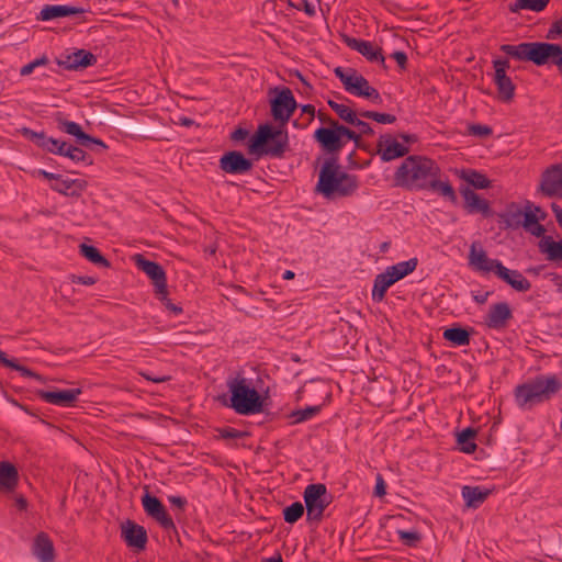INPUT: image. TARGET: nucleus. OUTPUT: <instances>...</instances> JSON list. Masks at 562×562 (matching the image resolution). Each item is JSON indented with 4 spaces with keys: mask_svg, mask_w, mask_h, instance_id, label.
<instances>
[{
    "mask_svg": "<svg viewBox=\"0 0 562 562\" xmlns=\"http://www.w3.org/2000/svg\"><path fill=\"white\" fill-rule=\"evenodd\" d=\"M334 74L341 81L345 90L352 95L369 99L374 104H381L382 98L379 91L370 86L369 81L356 69L336 67Z\"/></svg>",
    "mask_w": 562,
    "mask_h": 562,
    "instance_id": "6",
    "label": "nucleus"
},
{
    "mask_svg": "<svg viewBox=\"0 0 562 562\" xmlns=\"http://www.w3.org/2000/svg\"><path fill=\"white\" fill-rule=\"evenodd\" d=\"M0 364L3 367L11 368L13 370L19 371L21 373V375H23L25 378H34L36 380H41V375L33 372L32 370H30L26 367L20 366L19 363L15 362V360L8 359L5 352H3L1 350H0Z\"/></svg>",
    "mask_w": 562,
    "mask_h": 562,
    "instance_id": "38",
    "label": "nucleus"
},
{
    "mask_svg": "<svg viewBox=\"0 0 562 562\" xmlns=\"http://www.w3.org/2000/svg\"><path fill=\"white\" fill-rule=\"evenodd\" d=\"M80 248V255L83 256L87 260L90 262L98 265L100 267L108 268L110 266V262L106 258H104L98 248L94 246H89L86 244H81L79 246Z\"/></svg>",
    "mask_w": 562,
    "mask_h": 562,
    "instance_id": "36",
    "label": "nucleus"
},
{
    "mask_svg": "<svg viewBox=\"0 0 562 562\" xmlns=\"http://www.w3.org/2000/svg\"><path fill=\"white\" fill-rule=\"evenodd\" d=\"M553 64L562 66V46L553 43L541 42L537 66Z\"/></svg>",
    "mask_w": 562,
    "mask_h": 562,
    "instance_id": "27",
    "label": "nucleus"
},
{
    "mask_svg": "<svg viewBox=\"0 0 562 562\" xmlns=\"http://www.w3.org/2000/svg\"><path fill=\"white\" fill-rule=\"evenodd\" d=\"M469 265L477 271L493 272L496 276V266H502L503 263L497 259L488 258L485 250L476 249L475 244H472L469 254Z\"/></svg>",
    "mask_w": 562,
    "mask_h": 562,
    "instance_id": "19",
    "label": "nucleus"
},
{
    "mask_svg": "<svg viewBox=\"0 0 562 562\" xmlns=\"http://www.w3.org/2000/svg\"><path fill=\"white\" fill-rule=\"evenodd\" d=\"M97 63V57L85 49H78L66 56L64 60L59 61V65L69 70H77L93 66Z\"/></svg>",
    "mask_w": 562,
    "mask_h": 562,
    "instance_id": "23",
    "label": "nucleus"
},
{
    "mask_svg": "<svg viewBox=\"0 0 562 562\" xmlns=\"http://www.w3.org/2000/svg\"><path fill=\"white\" fill-rule=\"evenodd\" d=\"M158 295V299L161 301V303L166 306L167 310L172 312L173 314L178 315L182 312V308L171 302L170 299H168V292L167 286L165 288V291L162 293H156Z\"/></svg>",
    "mask_w": 562,
    "mask_h": 562,
    "instance_id": "54",
    "label": "nucleus"
},
{
    "mask_svg": "<svg viewBox=\"0 0 562 562\" xmlns=\"http://www.w3.org/2000/svg\"><path fill=\"white\" fill-rule=\"evenodd\" d=\"M217 431H218V436L225 440L237 439V438H240L244 436V432H241L233 427L220 428Z\"/></svg>",
    "mask_w": 562,
    "mask_h": 562,
    "instance_id": "55",
    "label": "nucleus"
},
{
    "mask_svg": "<svg viewBox=\"0 0 562 562\" xmlns=\"http://www.w3.org/2000/svg\"><path fill=\"white\" fill-rule=\"evenodd\" d=\"M327 104L329 108L346 123L351 124L357 117V113L348 105L338 103L333 100H328Z\"/></svg>",
    "mask_w": 562,
    "mask_h": 562,
    "instance_id": "40",
    "label": "nucleus"
},
{
    "mask_svg": "<svg viewBox=\"0 0 562 562\" xmlns=\"http://www.w3.org/2000/svg\"><path fill=\"white\" fill-rule=\"evenodd\" d=\"M540 44L541 42L525 43V61H532L535 65H538Z\"/></svg>",
    "mask_w": 562,
    "mask_h": 562,
    "instance_id": "49",
    "label": "nucleus"
},
{
    "mask_svg": "<svg viewBox=\"0 0 562 562\" xmlns=\"http://www.w3.org/2000/svg\"><path fill=\"white\" fill-rule=\"evenodd\" d=\"M494 67V83L497 87L499 99L504 102H509L515 95V85L507 76L506 71L509 68L508 59H496L493 61Z\"/></svg>",
    "mask_w": 562,
    "mask_h": 562,
    "instance_id": "9",
    "label": "nucleus"
},
{
    "mask_svg": "<svg viewBox=\"0 0 562 562\" xmlns=\"http://www.w3.org/2000/svg\"><path fill=\"white\" fill-rule=\"evenodd\" d=\"M394 283V279L387 276L385 271L383 273L378 274L374 279L372 289L373 301L381 302L384 299L387 289Z\"/></svg>",
    "mask_w": 562,
    "mask_h": 562,
    "instance_id": "33",
    "label": "nucleus"
},
{
    "mask_svg": "<svg viewBox=\"0 0 562 562\" xmlns=\"http://www.w3.org/2000/svg\"><path fill=\"white\" fill-rule=\"evenodd\" d=\"M322 409L321 405L307 406L303 409H297L292 412L289 417L292 419V424H300L306 420L312 419L316 416Z\"/></svg>",
    "mask_w": 562,
    "mask_h": 562,
    "instance_id": "39",
    "label": "nucleus"
},
{
    "mask_svg": "<svg viewBox=\"0 0 562 562\" xmlns=\"http://www.w3.org/2000/svg\"><path fill=\"white\" fill-rule=\"evenodd\" d=\"M344 42L349 48L357 50L369 61L384 65L385 58L382 54V49L373 43L350 36H345Z\"/></svg>",
    "mask_w": 562,
    "mask_h": 562,
    "instance_id": "16",
    "label": "nucleus"
},
{
    "mask_svg": "<svg viewBox=\"0 0 562 562\" xmlns=\"http://www.w3.org/2000/svg\"><path fill=\"white\" fill-rule=\"evenodd\" d=\"M134 262L139 270L153 280L156 293H162L167 286L166 273L162 267L155 261L146 259L143 255H135Z\"/></svg>",
    "mask_w": 562,
    "mask_h": 562,
    "instance_id": "12",
    "label": "nucleus"
},
{
    "mask_svg": "<svg viewBox=\"0 0 562 562\" xmlns=\"http://www.w3.org/2000/svg\"><path fill=\"white\" fill-rule=\"evenodd\" d=\"M337 132L340 136V139H342V137H346L350 140H353L356 146H358L359 144V140H360V136L352 130H350L349 127L345 126V125H341L337 122Z\"/></svg>",
    "mask_w": 562,
    "mask_h": 562,
    "instance_id": "52",
    "label": "nucleus"
},
{
    "mask_svg": "<svg viewBox=\"0 0 562 562\" xmlns=\"http://www.w3.org/2000/svg\"><path fill=\"white\" fill-rule=\"evenodd\" d=\"M550 0H517L510 4L509 9L512 12H518L520 10H531L535 12L542 11L549 3Z\"/></svg>",
    "mask_w": 562,
    "mask_h": 562,
    "instance_id": "37",
    "label": "nucleus"
},
{
    "mask_svg": "<svg viewBox=\"0 0 562 562\" xmlns=\"http://www.w3.org/2000/svg\"><path fill=\"white\" fill-rule=\"evenodd\" d=\"M496 277L510 285L518 292H527L531 289V283L518 270H510L504 265L496 266Z\"/></svg>",
    "mask_w": 562,
    "mask_h": 562,
    "instance_id": "20",
    "label": "nucleus"
},
{
    "mask_svg": "<svg viewBox=\"0 0 562 562\" xmlns=\"http://www.w3.org/2000/svg\"><path fill=\"white\" fill-rule=\"evenodd\" d=\"M220 168L231 175H243L251 170L252 161L240 151L233 150L224 154L220 159Z\"/></svg>",
    "mask_w": 562,
    "mask_h": 562,
    "instance_id": "13",
    "label": "nucleus"
},
{
    "mask_svg": "<svg viewBox=\"0 0 562 562\" xmlns=\"http://www.w3.org/2000/svg\"><path fill=\"white\" fill-rule=\"evenodd\" d=\"M304 514V506L300 502H295L283 510L284 520L289 524L296 522Z\"/></svg>",
    "mask_w": 562,
    "mask_h": 562,
    "instance_id": "45",
    "label": "nucleus"
},
{
    "mask_svg": "<svg viewBox=\"0 0 562 562\" xmlns=\"http://www.w3.org/2000/svg\"><path fill=\"white\" fill-rule=\"evenodd\" d=\"M386 494V484L381 474L376 475V483L374 487V495L378 497H383Z\"/></svg>",
    "mask_w": 562,
    "mask_h": 562,
    "instance_id": "60",
    "label": "nucleus"
},
{
    "mask_svg": "<svg viewBox=\"0 0 562 562\" xmlns=\"http://www.w3.org/2000/svg\"><path fill=\"white\" fill-rule=\"evenodd\" d=\"M426 190L437 192L439 195L446 198L452 203L457 202V194L453 187L448 180L442 181L441 176L435 177Z\"/></svg>",
    "mask_w": 562,
    "mask_h": 562,
    "instance_id": "32",
    "label": "nucleus"
},
{
    "mask_svg": "<svg viewBox=\"0 0 562 562\" xmlns=\"http://www.w3.org/2000/svg\"><path fill=\"white\" fill-rule=\"evenodd\" d=\"M468 130L470 135L477 137H486L493 133L490 126L482 124H471Z\"/></svg>",
    "mask_w": 562,
    "mask_h": 562,
    "instance_id": "53",
    "label": "nucleus"
},
{
    "mask_svg": "<svg viewBox=\"0 0 562 562\" xmlns=\"http://www.w3.org/2000/svg\"><path fill=\"white\" fill-rule=\"evenodd\" d=\"M294 8L299 11H304L308 16L315 15V7L307 0H301Z\"/></svg>",
    "mask_w": 562,
    "mask_h": 562,
    "instance_id": "59",
    "label": "nucleus"
},
{
    "mask_svg": "<svg viewBox=\"0 0 562 562\" xmlns=\"http://www.w3.org/2000/svg\"><path fill=\"white\" fill-rule=\"evenodd\" d=\"M21 134L26 137L27 139L32 140L34 144H36L38 147L46 150L48 148V144L52 137H47L45 133L43 132H34L33 130L29 127L21 128Z\"/></svg>",
    "mask_w": 562,
    "mask_h": 562,
    "instance_id": "44",
    "label": "nucleus"
},
{
    "mask_svg": "<svg viewBox=\"0 0 562 562\" xmlns=\"http://www.w3.org/2000/svg\"><path fill=\"white\" fill-rule=\"evenodd\" d=\"M562 37V18L554 21L548 30L547 38L557 40Z\"/></svg>",
    "mask_w": 562,
    "mask_h": 562,
    "instance_id": "56",
    "label": "nucleus"
},
{
    "mask_svg": "<svg viewBox=\"0 0 562 562\" xmlns=\"http://www.w3.org/2000/svg\"><path fill=\"white\" fill-rule=\"evenodd\" d=\"M329 127H319L314 133V138L328 154H337L345 146V142L340 139L337 132V121L330 119L328 122Z\"/></svg>",
    "mask_w": 562,
    "mask_h": 562,
    "instance_id": "10",
    "label": "nucleus"
},
{
    "mask_svg": "<svg viewBox=\"0 0 562 562\" xmlns=\"http://www.w3.org/2000/svg\"><path fill=\"white\" fill-rule=\"evenodd\" d=\"M476 430L473 428L463 429L458 436V442L461 445V450L465 453H473L476 445L472 441L475 437Z\"/></svg>",
    "mask_w": 562,
    "mask_h": 562,
    "instance_id": "41",
    "label": "nucleus"
},
{
    "mask_svg": "<svg viewBox=\"0 0 562 562\" xmlns=\"http://www.w3.org/2000/svg\"><path fill=\"white\" fill-rule=\"evenodd\" d=\"M66 157L70 158L75 162L82 161V162H86L87 165H91L92 164V161L89 159V156L87 155V153L83 151L81 148L76 147L74 145L69 149V151L66 155Z\"/></svg>",
    "mask_w": 562,
    "mask_h": 562,
    "instance_id": "51",
    "label": "nucleus"
},
{
    "mask_svg": "<svg viewBox=\"0 0 562 562\" xmlns=\"http://www.w3.org/2000/svg\"><path fill=\"white\" fill-rule=\"evenodd\" d=\"M417 263V258H412L407 261H402L391 267H387L385 272L396 282L412 273L416 269Z\"/></svg>",
    "mask_w": 562,
    "mask_h": 562,
    "instance_id": "31",
    "label": "nucleus"
},
{
    "mask_svg": "<svg viewBox=\"0 0 562 562\" xmlns=\"http://www.w3.org/2000/svg\"><path fill=\"white\" fill-rule=\"evenodd\" d=\"M276 98L271 100V115L279 126L260 125L249 142V151L282 158L289 148V135L284 128L297 108L290 88L274 89Z\"/></svg>",
    "mask_w": 562,
    "mask_h": 562,
    "instance_id": "1",
    "label": "nucleus"
},
{
    "mask_svg": "<svg viewBox=\"0 0 562 562\" xmlns=\"http://www.w3.org/2000/svg\"><path fill=\"white\" fill-rule=\"evenodd\" d=\"M400 540L408 547H416L417 543L420 541L422 537L417 531H406V530H398L397 531Z\"/></svg>",
    "mask_w": 562,
    "mask_h": 562,
    "instance_id": "50",
    "label": "nucleus"
},
{
    "mask_svg": "<svg viewBox=\"0 0 562 562\" xmlns=\"http://www.w3.org/2000/svg\"><path fill=\"white\" fill-rule=\"evenodd\" d=\"M539 249L547 255L549 261H562V241H555L547 236L539 243Z\"/></svg>",
    "mask_w": 562,
    "mask_h": 562,
    "instance_id": "30",
    "label": "nucleus"
},
{
    "mask_svg": "<svg viewBox=\"0 0 562 562\" xmlns=\"http://www.w3.org/2000/svg\"><path fill=\"white\" fill-rule=\"evenodd\" d=\"M142 504L146 514L159 522L162 528L167 530L176 528L172 518L167 513L162 503L156 496L146 493L142 498Z\"/></svg>",
    "mask_w": 562,
    "mask_h": 562,
    "instance_id": "11",
    "label": "nucleus"
},
{
    "mask_svg": "<svg viewBox=\"0 0 562 562\" xmlns=\"http://www.w3.org/2000/svg\"><path fill=\"white\" fill-rule=\"evenodd\" d=\"M247 135H248V131L239 127L232 133L231 138L235 142H239V140H244L247 137Z\"/></svg>",
    "mask_w": 562,
    "mask_h": 562,
    "instance_id": "64",
    "label": "nucleus"
},
{
    "mask_svg": "<svg viewBox=\"0 0 562 562\" xmlns=\"http://www.w3.org/2000/svg\"><path fill=\"white\" fill-rule=\"evenodd\" d=\"M541 221H536V224H531L529 227H527L525 231L532 236L536 237H543L546 233L544 226L540 223Z\"/></svg>",
    "mask_w": 562,
    "mask_h": 562,
    "instance_id": "58",
    "label": "nucleus"
},
{
    "mask_svg": "<svg viewBox=\"0 0 562 562\" xmlns=\"http://www.w3.org/2000/svg\"><path fill=\"white\" fill-rule=\"evenodd\" d=\"M443 338L456 346H467L470 344V334L461 327L447 328L443 331Z\"/></svg>",
    "mask_w": 562,
    "mask_h": 562,
    "instance_id": "35",
    "label": "nucleus"
},
{
    "mask_svg": "<svg viewBox=\"0 0 562 562\" xmlns=\"http://www.w3.org/2000/svg\"><path fill=\"white\" fill-rule=\"evenodd\" d=\"M231 393L229 406L240 415H252L262 412V398L251 380L238 373L227 380Z\"/></svg>",
    "mask_w": 562,
    "mask_h": 562,
    "instance_id": "5",
    "label": "nucleus"
},
{
    "mask_svg": "<svg viewBox=\"0 0 562 562\" xmlns=\"http://www.w3.org/2000/svg\"><path fill=\"white\" fill-rule=\"evenodd\" d=\"M464 199V209L473 214L481 213L484 216L491 215V206L487 200L481 198L476 192L467 188L461 191Z\"/></svg>",
    "mask_w": 562,
    "mask_h": 562,
    "instance_id": "24",
    "label": "nucleus"
},
{
    "mask_svg": "<svg viewBox=\"0 0 562 562\" xmlns=\"http://www.w3.org/2000/svg\"><path fill=\"white\" fill-rule=\"evenodd\" d=\"M512 317L509 305L506 302H501L491 306L485 317V324L490 328L499 329L504 328Z\"/></svg>",
    "mask_w": 562,
    "mask_h": 562,
    "instance_id": "21",
    "label": "nucleus"
},
{
    "mask_svg": "<svg viewBox=\"0 0 562 562\" xmlns=\"http://www.w3.org/2000/svg\"><path fill=\"white\" fill-rule=\"evenodd\" d=\"M71 146L72 145L67 142L55 139L52 137L48 144V148L46 150L66 157Z\"/></svg>",
    "mask_w": 562,
    "mask_h": 562,
    "instance_id": "48",
    "label": "nucleus"
},
{
    "mask_svg": "<svg viewBox=\"0 0 562 562\" xmlns=\"http://www.w3.org/2000/svg\"><path fill=\"white\" fill-rule=\"evenodd\" d=\"M524 210L516 207L515 210H508L504 214L501 215L503 223L506 228L517 229L520 227V222L522 220Z\"/></svg>",
    "mask_w": 562,
    "mask_h": 562,
    "instance_id": "43",
    "label": "nucleus"
},
{
    "mask_svg": "<svg viewBox=\"0 0 562 562\" xmlns=\"http://www.w3.org/2000/svg\"><path fill=\"white\" fill-rule=\"evenodd\" d=\"M562 389L557 375H539L515 389L516 403L520 408L529 409L549 401Z\"/></svg>",
    "mask_w": 562,
    "mask_h": 562,
    "instance_id": "4",
    "label": "nucleus"
},
{
    "mask_svg": "<svg viewBox=\"0 0 562 562\" xmlns=\"http://www.w3.org/2000/svg\"><path fill=\"white\" fill-rule=\"evenodd\" d=\"M351 125L357 126L360 130V133L363 135H373L374 134V131L372 130L370 124L358 119V116L353 120Z\"/></svg>",
    "mask_w": 562,
    "mask_h": 562,
    "instance_id": "57",
    "label": "nucleus"
},
{
    "mask_svg": "<svg viewBox=\"0 0 562 562\" xmlns=\"http://www.w3.org/2000/svg\"><path fill=\"white\" fill-rule=\"evenodd\" d=\"M18 470L9 462H0V487L12 491L18 484Z\"/></svg>",
    "mask_w": 562,
    "mask_h": 562,
    "instance_id": "29",
    "label": "nucleus"
},
{
    "mask_svg": "<svg viewBox=\"0 0 562 562\" xmlns=\"http://www.w3.org/2000/svg\"><path fill=\"white\" fill-rule=\"evenodd\" d=\"M56 121L58 123V128L69 135L75 136L79 145L89 147L90 144H95L106 148L105 144L101 139L86 134L78 123L65 120L63 117H57Z\"/></svg>",
    "mask_w": 562,
    "mask_h": 562,
    "instance_id": "17",
    "label": "nucleus"
},
{
    "mask_svg": "<svg viewBox=\"0 0 562 562\" xmlns=\"http://www.w3.org/2000/svg\"><path fill=\"white\" fill-rule=\"evenodd\" d=\"M437 176H441V169L435 160L422 155H411L396 169L394 181L397 187L406 190L422 191Z\"/></svg>",
    "mask_w": 562,
    "mask_h": 562,
    "instance_id": "2",
    "label": "nucleus"
},
{
    "mask_svg": "<svg viewBox=\"0 0 562 562\" xmlns=\"http://www.w3.org/2000/svg\"><path fill=\"white\" fill-rule=\"evenodd\" d=\"M499 49L513 59L525 61V43H520L518 45L504 44Z\"/></svg>",
    "mask_w": 562,
    "mask_h": 562,
    "instance_id": "46",
    "label": "nucleus"
},
{
    "mask_svg": "<svg viewBox=\"0 0 562 562\" xmlns=\"http://www.w3.org/2000/svg\"><path fill=\"white\" fill-rule=\"evenodd\" d=\"M121 537L126 544L137 551L144 550L147 543V532L143 526L132 520H126L121 526Z\"/></svg>",
    "mask_w": 562,
    "mask_h": 562,
    "instance_id": "15",
    "label": "nucleus"
},
{
    "mask_svg": "<svg viewBox=\"0 0 562 562\" xmlns=\"http://www.w3.org/2000/svg\"><path fill=\"white\" fill-rule=\"evenodd\" d=\"M409 149L406 145L398 143L392 135H381L378 140V154L383 161L404 157Z\"/></svg>",
    "mask_w": 562,
    "mask_h": 562,
    "instance_id": "14",
    "label": "nucleus"
},
{
    "mask_svg": "<svg viewBox=\"0 0 562 562\" xmlns=\"http://www.w3.org/2000/svg\"><path fill=\"white\" fill-rule=\"evenodd\" d=\"M86 10L83 8L70 7V5H50L46 4L42 8L37 15L38 21H50L57 18L70 16L76 14H82Z\"/></svg>",
    "mask_w": 562,
    "mask_h": 562,
    "instance_id": "25",
    "label": "nucleus"
},
{
    "mask_svg": "<svg viewBox=\"0 0 562 562\" xmlns=\"http://www.w3.org/2000/svg\"><path fill=\"white\" fill-rule=\"evenodd\" d=\"M70 280L72 283H79V284H83V285H92L97 282V279L93 278V277H89V276H85V277H81V276H70Z\"/></svg>",
    "mask_w": 562,
    "mask_h": 562,
    "instance_id": "61",
    "label": "nucleus"
},
{
    "mask_svg": "<svg viewBox=\"0 0 562 562\" xmlns=\"http://www.w3.org/2000/svg\"><path fill=\"white\" fill-rule=\"evenodd\" d=\"M463 179L476 189H487L491 187V181L486 176L476 170L464 172Z\"/></svg>",
    "mask_w": 562,
    "mask_h": 562,
    "instance_id": "42",
    "label": "nucleus"
},
{
    "mask_svg": "<svg viewBox=\"0 0 562 562\" xmlns=\"http://www.w3.org/2000/svg\"><path fill=\"white\" fill-rule=\"evenodd\" d=\"M304 502L307 519L311 521H321L324 510L331 502V496L327 493L324 484H310L304 491Z\"/></svg>",
    "mask_w": 562,
    "mask_h": 562,
    "instance_id": "7",
    "label": "nucleus"
},
{
    "mask_svg": "<svg viewBox=\"0 0 562 562\" xmlns=\"http://www.w3.org/2000/svg\"><path fill=\"white\" fill-rule=\"evenodd\" d=\"M538 192L547 198H562V162L543 170Z\"/></svg>",
    "mask_w": 562,
    "mask_h": 562,
    "instance_id": "8",
    "label": "nucleus"
},
{
    "mask_svg": "<svg viewBox=\"0 0 562 562\" xmlns=\"http://www.w3.org/2000/svg\"><path fill=\"white\" fill-rule=\"evenodd\" d=\"M359 115L364 119L373 120L381 124H392L396 121V117L387 113H379L374 111H361Z\"/></svg>",
    "mask_w": 562,
    "mask_h": 562,
    "instance_id": "47",
    "label": "nucleus"
},
{
    "mask_svg": "<svg viewBox=\"0 0 562 562\" xmlns=\"http://www.w3.org/2000/svg\"><path fill=\"white\" fill-rule=\"evenodd\" d=\"M86 187L87 182L82 179H61L60 176L50 184L52 190L70 196H79Z\"/></svg>",
    "mask_w": 562,
    "mask_h": 562,
    "instance_id": "26",
    "label": "nucleus"
},
{
    "mask_svg": "<svg viewBox=\"0 0 562 562\" xmlns=\"http://www.w3.org/2000/svg\"><path fill=\"white\" fill-rule=\"evenodd\" d=\"M491 494L490 490L482 488L480 486H463L462 497L465 501L468 507H479Z\"/></svg>",
    "mask_w": 562,
    "mask_h": 562,
    "instance_id": "28",
    "label": "nucleus"
},
{
    "mask_svg": "<svg viewBox=\"0 0 562 562\" xmlns=\"http://www.w3.org/2000/svg\"><path fill=\"white\" fill-rule=\"evenodd\" d=\"M32 176H41V177H43V178H45V179H47L49 181H54L55 182L56 180H58V176L59 175H56V173H53V172H48V171L43 170V169H38V170H34L32 172Z\"/></svg>",
    "mask_w": 562,
    "mask_h": 562,
    "instance_id": "63",
    "label": "nucleus"
},
{
    "mask_svg": "<svg viewBox=\"0 0 562 562\" xmlns=\"http://www.w3.org/2000/svg\"><path fill=\"white\" fill-rule=\"evenodd\" d=\"M32 552L40 562L55 561L54 543L45 532H40L36 535L33 541Z\"/></svg>",
    "mask_w": 562,
    "mask_h": 562,
    "instance_id": "22",
    "label": "nucleus"
},
{
    "mask_svg": "<svg viewBox=\"0 0 562 562\" xmlns=\"http://www.w3.org/2000/svg\"><path fill=\"white\" fill-rule=\"evenodd\" d=\"M81 393V389H70L59 391H41L38 394L46 403L61 407H69L76 403Z\"/></svg>",
    "mask_w": 562,
    "mask_h": 562,
    "instance_id": "18",
    "label": "nucleus"
},
{
    "mask_svg": "<svg viewBox=\"0 0 562 562\" xmlns=\"http://www.w3.org/2000/svg\"><path fill=\"white\" fill-rule=\"evenodd\" d=\"M392 58L395 59L401 69H405L407 65V56L404 52H394Z\"/></svg>",
    "mask_w": 562,
    "mask_h": 562,
    "instance_id": "62",
    "label": "nucleus"
},
{
    "mask_svg": "<svg viewBox=\"0 0 562 562\" xmlns=\"http://www.w3.org/2000/svg\"><path fill=\"white\" fill-rule=\"evenodd\" d=\"M522 214L524 216L520 222V227L524 229L529 227L531 224H536V221H544L547 217V213L540 206H536L529 202L525 206Z\"/></svg>",
    "mask_w": 562,
    "mask_h": 562,
    "instance_id": "34",
    "label": "nucleus"
},
{
    "mask_svg": "<svg viewBox=\"0 0 562 562\" xmlns=\"http://www.w3.org/2000/svg\"><path fill=\"white\" fill-rule=\"evenodd\" d=\"M359 182L356 176L340 171L335 158L327 159L318 176L316 191L327 199L349 196L356 192Z\"/></svg>",
    "mask_w": 562,
    "mask_h": 562,
    "instance_id": "3",
    "label": "nucleus"
}]
</instances>
